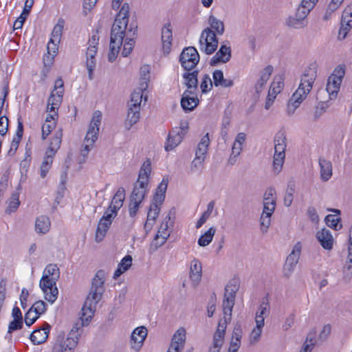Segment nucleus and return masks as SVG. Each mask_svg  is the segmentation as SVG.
Instances as JSON below:
<instances>
[{
  "mask_svg": "<svg viewBox=\"0 0 352 352\" xmlns=\"http://www.w3.org/2000/svg\"><path fill=\"white\" fill-rule=\"evenodd\" d=\"M264 202H272V204H276V190L273 187H269L267 188L263 196Z\"/></svg>",
  "mask_w": 352,
  "mask_h": 352,
  "instance_id": "nucleus-59",
  "label": "nucleus"
},
{
  "mask_svg": "<svg viewBox=\"0 0 352 352\" xmlns=\"http://www.w3.org/2000/svg\"><path fill=\"white\" fill-rule=\"evenodd\" d=\"M110 226L111 222L99 221L96 233V241L97 242H100L104 239Z\"/></svg>",
  "mask_w": 352,
  "mask_h": 352,
  "instance_id": "nucleus-40",
  "label": "nucleus"
},
{
  "mask_svg": "<svg viewBox=\"0 0 352 352\" xmlns=\"http://www.w3.org/2000/svg\"><path fill=\"white\" fill-rule=\"evenodd\" d=\"M285 155H274L273 168L276 174H278L283 168Z\"/></svg>",
  "mask_w": 352,
  "mask_h": 352,
  "instance_id": "nucleus-49",
  "label": "nucleus"
},
{
  "mask_svg": "<svg viewBox=\"0 0 352 352\" xmlns=\"http://www.w3.org/2000/svg\"><path fill=\"white\" fill-rule=\"evenodd\" d=\"M213 83L215 87H219L224 80L223 73L221 70L217 69L212 74Z\"/></svg>",
  "mask_w": 352,
  "mask_h": 352,
  "instance_id": "nucleus-61",
  "label": "nucleus"
},
{
  "mask_svg": "<svg viewBox=\"0 0 352 352\" xmlns=\"http://www.w3.org/2000/svg\"><path fill=\"white\" fill-rule=\"evenodd\" d=\"M20 204L19 192H15L12 194L10 198L8 208L6 212L10 213L16 210Z\"/></svg>",
  "mask_w": 352,
  "mask_h": 352,
  "instance_id": "nucleus-45",
  "label": "nucleus"
},
{
  "mask_svg": "<svg viewBox=\"0 0 352 352\" xmlns=\"http://www.w3.org/2000/svg\"><path fill=\"white\" fill-rule=\"evenodd\" d=\"M316 238L324 249L330 250L333 248V239L329 230L322 228L316 233Z\"/></svg>",
  "mask_w": 352,
  "mask_h": 352,
  "instance_id": "nucleus-18",
  "label": "nucleus"
},
{
  "mask_svg": "<svg viewBox=\"0 0 352 352\" xmlns=\"http://www.w3.org/2000/svg\"><path fill=\"white\" fill-rule=\"evenodd\" d=\"M147 336V329L144 327H140L133 330L131 336V347L135 351H139L142 346L143 342Z\"/></svg>",
  "mask_w": 352,
  "mask_h": 352,
  "instance_id": "nucleus-16",
  "label": "nucleus"
},
{
  "mask_svg": "<svg viewBox=\"0 0 352 352\" xmlns=\"http://www.w3.org/2000/svg\"><path fill=\"white\" fill-rule=\"evenodd\" d=\"M210 144L208 133H206L201 139L197 146L195 156L197 159L205 160L206 155L208 152V148Z\"/></svg>",
  "mask_w": 352,
  "mask_h": 352,
  "instance_id": "nucleus-29",
  "label": "nucleus"
},
{
  "mask_svg": "<svg viewBox=\"0 0 352 352\" xmlns=\"http://www.w3.org/2000/svg\"><path fill=\"white\" fill-rule=\"evenodd\" d=\"M51 221L48 217L41 215L36 219L35 231L37 234H45L47 233L50 229Z\"/></svg>",
  "mask_w": 352,
  "mask_h": 352,
  "instance_id": "nucleus-24",
  "label": "nucleus"
},
{
  "mask_svg": "<svg viewBox=\"0 0 352 352\" xmlns=\"http://www.w3.org/2000/svg\"><path fill=\"white\" fill-rule=\"evenodd\" d=\"M124 199L125 189L123 187H120L113 196L111 205L109 206V209H113L114 212L115 210L118 212V210L122 206Z\"/></svg>",
  "mask_w": 352,
  "mask_h": 352,
  "instance_id": "nucleus-31",
  "label": "nucleus"
},
{
  "mask_svg": "<svg viewBox=\"0 0 352 352\" xmlns=\"http://www.w3.org/2000/svg\"><path fill=\"white\" fill-rule=\"evenodd\" d=\"M190 71H188V72H185L183 74L182 76L184 79L185 80L184 84L187 87V90H192L195 92V91L197 89L198 87V70H194L192 72H189Z\"/></svg>",
  "mask_w": 352,
  "mask_h": 352,
  "instance_id": "nucleus-26",
  "label": "nucleus"
},
{
  "mask_svg": "<svg viewBox=\"0 0 352 352\" xmlns=\"http://www.w3.org/2000/svg\"><path fill=\"white\" fill-rule=\"evenodd\" d=\"M56 123L51 122L50 124L44 123L42 126V139L45 140L47 135L51 133L52 129L55 127Z\"/></svg>",
  "mask_w": 352,
  "mask_h": 352,
  "instance_id": "nucleus-64",
  "label": "nucleus"
},
{
  "mask_svg": "<svg viewBox=\"0 0 352 352\" xmlns=\"http://www.w3.org/2000/svg\"><path fill=\"white\" fill-rule=\"evenodd\" d=\"M295 191L294 185L289 184L286 190V192L284 197V204L285 206L289 207L291 206L293 201V195Z\"/></svg>",
  "mask_w": 352,
  "mask_h": 352,
  "instance_id": "nucleus-51",
  "label": "nucleus"
},
{
  "mask_svg": "<svg viewBox=\"0 0 352 352\" xmlns=\"http://www.w3.org/2000/svg\"><path fill=\"white\" fill-rule=\"evenodd\" d=\"M132 265V257L130 255L125 256L119 263L118 266L120 267L124 272L128 270Z\"/></svg>",
  "mask_w": 352,
  "mask_h": 352,
  "instance_id": "nucleus-63",
  "label": "nucleus"
},
{
  "mask_svg": "<svg viewBox=\"0 0 352 352\" xmlns=\"http://www.w3.org/2000/svg\"><path fill=\"white\" fill-rule=\"evenodd\" d=\"M235 298L225 297L223 302V309L224 318L226 317L228 320H231L232 308L234 305Z\"/></svg>",
  "mask_w": 352,
  "mask_h": 352,
  "instance_id": "nucleus-39",
  "label": "nucleus"
},
{
  "mask_svg": "<svg viewBox=\"0 0 352 352\" xmlns=\"http://www.w3.org/2000/svg\"><path fill=\"white\" fill-rule=\"evenodd\" d=\"M200 50L206 54H213L218 46V39L216 33L209 28H205L199 38Z\"/></svg>",
  "mask_w": 352,
  "mask_h": 352,
  "instance_id": "nucleus-8",
  "label": "nucleus"
},
{
  "mask_svg": "<svg viewBox=\"0 0 352 352\" xmlns=\"http://www.w3.org/2000/svg\"><path fill=\"white\" fill-rule=\"evenodd\" d=\"M64 21L63 19L58 20V23L54 27L51 33V38H54L58 43H60L61 35L63 30Z\"/></svg>",
  "mask_w": 352,
  "mask_h": 352,
  "instance_id": "nucleus-47",
  "label": "nucleus"
},
{
  "mask_svg": "<svg viewBox=\"0 0 352 352\" xmlns=\"http://www.w3.org/2000/svg\"><path fill=\"white\" fill-rule=\"evenodd\" d=\"M82 321V320L80 319ZM85 325L82 324V322L80 323H76L72 329H71L70 332L68 333L67 338H74L75 340H76L77 343L78 342L79 338L80 337L81 333L80 332L81 327H84Z\"/></svg>",
  "mask_w": 352,
  "mask_h": 352,
  "instance_id": "nucleus-53",
  "label": "nucleus"
},
{
  "mask_svg": "<svg viewBox=\"0 0 352 352\" xmlns=\"http://www.w3.org/2000/svg\"><path fill=\"white\" fill-rule=\"evenodd\" d=\"M340 221V218L336 217V215L333 214H328L325 217V223L326 224L334 229L335 230H338L342 228V225H338L339 221Z\"/></svg>",
  "mask_w": 352,
  "mask_h": 352,
  "instance_id": "nucleus-48",
  "label": "nucleus"
},
{
  "mask_svg": "<svg viewBox=\"0 0 352 352\" xmlns=\"http://www.w3.org/2000/svg\"><path fill=\"white\" fill-rule=\"evenodd\" d=\"M269 313H270V305L267 302V300H266L265 301L263 300L261 303L259 308H258V311H256V314L266 317L269 314Z\"/></svg>",
  "mask_w": 352,
  "mask_h": 352,
  "instance_id": "nucleus-62",
  "label": "nucleus"
},
{
  "mask_svg": "<svg viewBox=\"0 0 352 352\" xmlns=\"http://www.w3.org/2000/svg\"><path fill=\"white\" fill-rule=\"evenodd\" d=\"M208 23L210 29L219 35H222L225 32L224 23L222 21L218 19L213 15H210L208 18Z\"/></svg>",
  "mask_w": 352,
  "mask_h": 352,
  "instance_id": "nucleus-36",
  "label": "nucleus"
},
{
  "mask_svg": "<svg viewBox=\"0 0 352 352\" xmlns=\"http://www.w3.org/2000/svg\"><path fill=\"white\" fill-rule=\"evenodd\" d=\"M51 326L45 322L43 326L33 331L30 335V339L34 344H41L44 343L49 336Z\"/></svg>",
  "mask_w": 352,
  "mask_h": 352,
  "instance_id": "nucleus-14",
  "label": "nucleus"
},
{
  "mask_svg": "<svg viewBox=\"0 0 352 352\" xmlns=\"http://www.w3.org/2000/svg\"><path fill=\"white\" fill-rule=\"evenodd\" d=\"M199 61V54L197 49L194 47H185L180 56L179 62L184 69L191 71L193 69Z\"/></svg>",
  "mask_w": 352,
  "mask_h": 352,
  "instance_id": "nucleus-10",
  "label": "nucleus"
},
{
  "mask_svg": "<svg viewBox=\"0 0 352 352\" xmlns=\"http://www.w3.org/2000/svg\"><path fill=\"white\" fill-rule=\"evenodd\" d=\"M150 67L144 65L140 68V76L142 79L141 87L133 91L131 100L128 102V113L125 120L124 126L126 130L136 124L140 118V105L143 98V90L148 87L149 80Z\"/></svg>",
  "mask_w": 352,
  "mask_h": 352,
  "instance_id": "nucleus-2",
  "label": "nucleus"
},
{
  "mask_svg": "<svg viewBox=\"0 0 352 352\" xmlns=\"http://www.w3.org/2000/svg\"><path fill=\"white\" fill-rule=\"evenodd\" d=\"M301 250V243L298 242L294 245L291 253L287 256L283 267L285 276L289 277L294 271L300 256Z\"/></svg>",
  "mask_w": 352,
  "mask_h": 352,
  "instance_id": "nucleus-11",
  "label": "nucleus"
},
{
  "mask_svg": "<svg viewBox=\"0 0 352 352\" xmlns=\"http://www.w3.org/2000/svg\"><path fill=\"white\" fill-rule=\"evenodd\" d=\"M32 308V311L38 316L46 311L47 304L43 300H38L34 302L30 307Z\"/></svg>",
  "mask_w": 352,
  "mask_h": 352,
  "instance_id": "nucleus-52",
  "label": "nucleus"
},
{
  "mask_svg": "<svg viewBox=\"0 0 352 352\" xmlns=\"http://www.w3.org/2000/svg\"><path fill=\"white\" fill-rule=\"evenodd\" d=\"M226 317L224 318V321H220L219 322L218 328L214 334L213 341H220L223 343V340L225 336L226 329L227 323L229 322Z\"/></svg>",
  "mask_w": 352,
  "mask_h": 352,
  "instance_id": "nucleus-41",
  "label": "nucleus"
},
{
  "mask_svg": "<svg viewBox=\"0 0 352 352\" xmlns=\"http://www.w3.org/2000/svg\"><path fill=\"white\" fill-rule=\"evenodd\" d=\"M52 151H46L44 159L41 163L40 168V175L42 178H45L52 167L54 157L50 154Z\"/></svg>",
  "mask_w": 352,
  "mask_h": 352,
  "instance_id": "nucleus-35",
  "label": "nucleus"
},
{
  "mask_svg": "<svg viewBox=\"0 0 352 352\" xmlns=\"http://www.w3.org/2000/svg\"><path fill=\"white\" fill-rule=\"evenodd\" d=\"M105 276L106 273L104 270H98L92 280L91 288L94 289H96V290L97 289L103 293Z\"/></svg>",
  "mask_w": 352,
  "mask_h": 352,
  "instance_id": "nucleus-34",
  "label": "nucleus"
},
{
  "mask_svg": "<svg viewBox=\"0 0 352 352\" xmlns=\"http://www.w3.org/2000/svg\"><path fill=\"white\" fill-rule=\"evenodd\" d=\"M231 58V48L225 45H221L219 50L210 59V65L216 66L219 63H226Z\"/></svg>",
  "mask_w": 352,
  "mask_h": 352,
  "instance_id": "nucleus-17",
  "label": "nucleus"
},
{
  "mask_svg": "<svg viewBox=\"0 0 352 352\" xmlns=\"http://www.w3.org/2000/svg\"><path fill=\"white\" fill-rule=\"evenodd\" d=\"M151 172V164L149 160L145 161L139 171L138 178L134 184L131 199L143 201L148 192V185Z\"/></svg>",
  "mask_w": 352,
  "mask_h": 352,
  "instance_id": "nucleus-5",
  "label": "nucleus"
},
{
  "mask_svg": "<svg viewBox=\"0 0 352 352\" xmlns=\"http://www.w3.org/2000/svg\"><path fill=\"white\" fill-rule=\"evenodd\" d=\"M78 343L74 338H66L58 336L54 344L52 352H73Z\"/></svg>",
  "mask_w": 352,
  "mask_h": 352,
  "instance_id": "nucleus-13",
  "label": "nucleus"
},
{
  "mask_svg": "<svg viewBox=\"0 0 352 352\" xmlns=\"http://www.w3.org/2000/svg\"><path fill=\"white\" fill-rule=\"evenodd\" d=\"M23 326V320L13 319V320H12L8 325V335H9L10 338H11V333L14 331L21 329Z\"/></svg>",
  "mask_w": 352,
  "mask_h": 352,
  "instance_id": "nucleus-56",
  "label": "nucleus"
},
{
  "mask_svg": "<svg viewBox=\"0 0 352 352\" xmlns=\"http://www.w3.org/2000/svg\"><path fill=\"white\" fill-rule=\"evenodd\" d=\"M168 183V179L163 178L156 189V192L153 197V201H155L154 203H156L158 206L159 204H162L165 199Z\"/></svg>",
  "mask_w": 352,
  "mask_h": 352,
  "instance_id": "nucleus-30",
  "label": "nucleus"
},
{
  "mask_svg": "<svg viewBox=\"0 0 352 352\" xmlns=\"http://www.w3.org/2000/svg\"><path fill=\"white\" fill-rule=\"evenodd\" d=\"M60 278V270L56 264L47 265L43 272L39 286L45 294V298L50 303L57 299L58 291L56 282Z\"/></svg>",
  "mask_w": 352,
  "mask_h": 352,
  "instance_id": "nucleus-4",
  "label": "nucleus"
},
{
  "mask_svg": "<svg viewBox=\"0 0 352 352\" xmlns=\"http://www.w3.org/2000/svg\"><path fill=\"white\" fill-rule=\"evenodd\" d=\"M202 93L206 94L212 87V81L208 74H204L200 85Z\"/></svg>",
  "mask_w": 352,
  "mask_h": 352,
  "instance_id": "nucleus-55",
  "label": "nucleus"
},
{
  "mask_svg": "<svg viewBox=\"0 0 352 352\" xmlns=\"http://www.w3.org/2000/svg\"><path fill=\"white\" fill-rule=\"evenodd\" d=\"M142 201L129 199V213L131 217L136 216Z\"/></svg>",
  "mask_w": 352,
  "mask_h": 352,
  "instance_id": "nucleus-50",
  "label": "nucleus"
},
{
  "mask_svg": "<svg viewBox=\"0 0 352 352\" xmlns=\"http://www.w3.org/2000/svg\"><path fill=\"white\" fill-rule=\"evenodd\" d=\"M99 36L94 34L89 39V46L86 52V68L88 71V78L91 80L94 78V71L96 65V55L98 52L97 45L98 44Z\"/></svg>",
  "mask_w": 352,
  "mask_h": 352,
  "instance_id": "nucleus-9",
  "label": "nucleus"
},
{
  "mask_svg": "<svg viewBox=\"0 0 352 352\" xmlns=\"http://www.w3.org/2000/svg\"><path fill=\"white\" fill-rule=\"evenodd\" d=\"M286 25L292 28L300 29L307 27V20H305L300 16H297L296 14L293 16H289L286 19Z\"/></svg>",
  "mask_w": 352,
  "mask_h": 352,
  "instance_id": "nucleus-33",
  "label": "nucleus"
},
{
  "mask_svg": "<svg viewBox=\"0 0 352 352\" xmlns=\"http://www.w3.org/2000/svg\"><path fill=\"white\" fill-rule=\"evenodd\" d=\"M319 165L320 168V176L323 181H328L332 175L331 162L324 158H319Z\"/></svg>",
  "mask_w": 352,
  "mask_h": 352,
  "instance_id": "nucleus-32",
  "label": "nucleus"
},
{
  "mask_svg": "<svg viewBox=\"0 0 352 352\" xmlns=\"http://www.w3.org/2000/svg\"><path fill=\"white\" fill-rule=\"evenodd\" d=\"M215 232V228H210L204 234H202L199 238L197 241L198 245L201 247H205L209 245L212 241Z\"/></svg>",
  "mask_w": 352,
  "mask_h": 352,
  "instance_id": "nucleus-37",
  "label": "nucleus"
},
{
  "mask_svg": "<svg viewBox=\"0 0 352 352\" xmlns=\"http://www.w3.org/2000/svg\"><path fill=\"white\" fill-rule=\"evenodd\" d=\"M352 28V6L346 7L342 15L338 38L344 40Z\"/></svg>",
  "mask_w": 352,
  "mask_h": 352,
  "instance_id": "nucleus-12",
  "label": "nucleus"
},
{
  "mask_svg": "<svg viewBox=\"0 0 352 352\" xmlns=\"http://www.w3.org/2000/svg\"><path fill=\"white\" fill-rule=\"evenodd\" d=\"M316 77L317 65L315 63H311L305 69L298 88L288 101L287 112L289 115H292L301 102L307 98V94L312 89Z\"/></svg>",
  "mask_w": 352,
  "mask_h": 352,
  "instance_id": "nucleus-3",
  "label": "nucleus"
},
{
  "mask_svg": "<svg viewBox=\"0 0 352 352\" xmlns=\"http://www.w3.org/2000/svg\"><path fill=\"white\" fill-rule=\"evenodd\" d=\"M170 23H166L162 30V48L164 54H168L172 45V30Z\"/></svg>",
  "mask_w": 352,
  "mask_h": 352,
  "instance_id": "nucleus-19",
  "label": "nucleus"
},
{
  "mask_svg": "<svg viewBox=\"0 0 352 352\" xmlns=\"http://www.w3.org/2000/svg\"><path fill=\"white\" fill-rule=\"evenodd\" d=\"M102 113L100 111H96L94 113L92 119L89 126V129L85 139V141L87 143L84 146V148L81 150L80 154L85 158L90 151V146H91L98 139V134L99 132V126L101 122ZM85 159H83V162Z\"/></svg>",
  "mask_w": 352,
  "mask_h": 352,
  "instance_id": "nucleus-7",
  "label": "nucleus"
},
{
  "mask_svg": "<svg viewBox=\"0 0 352 352\" xmlns=\"http://www.w3.org/2000/svg\"><path fill=\"white\" fill-rule=\"evenodd\" d=\"M271 217L268 214H261L260 218V225H261V230L263 233H265L267 231L270 224H271Z\"/></svg>",
  "mask_w": 352,
  "mask_h": 352,
  "instance_id": "nucleus-58",
  "label": "nucleus"
},
{
  "mask_svg": "<svg viewBox=\"0 0 352 352\" xmlns=\"http://www.w3.org/2000/svg\"><path fill=\"white\" fill-rule=\"evenodd\" d=\"M58 43L54 41V38H50L47 45V54L43 57V63L45 66H50L53 63L54 58L58 52Z\"/></svg>",
  "mask_w": 352,
  "mask_h": 352,
  "instance_id": "nucleus-23",
  "label": "nucleus"
},
{
  "mask_svg": "<svg viewBox=\"0 0 352 352\" xmlns=\"http://www.w3.org/2000/svg\"><path fill=\"white\" fill-rule=\"evenodd\" d=\"M316 344L315 333L310 332L306 338L305 342L303 344L302 348L304 349L306 345L308 346L307 352H311L314 346Z\"/></svg>",
  "mask_w": 352,
  "mask_h": 352,
  "instance_id": "nucleus-60",
  "label": "nucleus"
},
{
  "mask_svg": "<svg viewBox=\"0 0 352 352\" xmlns=\"http://www.w3.org/2000/svg\"><path fill=\"white\" fill-rule=\"evenodd\" d=\"M170 220V216L168 214L164 218V219L163 222L162 223V224L158 230V232L157 233V234H159L160 236H161V241H160V243H156V241L155 242V249H157L160 247H161L162 245H163L166 243L167 239L169 237L170 234L168 232V221Z\"/></svg>",
  "mask_w": 352,
  "mask_h": 352,
  "instance_id": "nucleus-25",
  "label": "nucleus"
},
{
  "mask_svg": "<svg viewBox=\"0 0 352 352\" xmlns=\"http://www.w3.org/2000/svg\"><path fill=\"white\" fill-rule=\"evenodd\" d=\"M273 70L274 68L272 65H267L261 72L260 78L254 85L255 91L258 96L270 79Z\"/></svg>",
  "mask_w": 352,
  "mask_h": 352,
  "instance_id": "nucleus-21",
  "label": "nucleus"
},
{
  "mask_svg": "<svg viewBox=\"0 0 352 352\" xmlns=\"http://www.w3.org/2000/svg\"><path fill=\"white\" fill-rule=\"evenodd\" d=\"M214 206V201H211L208 203L207 206V210L202 214L199 219L197 221L196 223V228H201L204 223H206L207 219L210 217Z\"/></svg>",
  "mask_w": 352,
  "mask_h": 352,
  "instance_id": "nucleus-44",
  "label": "nucleus"
},
{
  "mask_svg": "<svg viewBox=\"0 0 352 352\" xmlns=\"http://www.w3.org/2000/svg\"><path fill=\"white\" fill-rule=\"evenodd\" d=\"M102 292L96 289H90V292L86 298L85 304L81 309V316L82 324L88 325L94 315L96 305L102 298Z\"/></svg>",
  "mask_w": 352,
  "mask_h": 352,
  "instance_id": "nucleus-6",
  "label": "nucleus"
},
{
  "mask_svg": "<svg viewBox=\"0 0 352 352\" xmlns=\"http://www.w3.org/2000/svg\"><path fill=\"white\" fill-rule=\"evenodd\" d=\"M129 10L130 7L129 3H124L121 7L118 14L116 15L114 23L111 27L109 53L108 55V60L111 63L115 61L125 36L126 38L122 51V56L123 57H127L133 49L135 40L132 36H133L137 32L138 24L135 21H131L128 26Z\"/></svg>",
  "mask_w": 352,
  "mask_h": 352,
  "instance_id": "nucleus-1",
  "label": "nucleus"
},
{
  "mask_svg": "<svg viewBox=\"0 0 352 352\" xmlns=\"http://www.w3.org/2000/svg\"><path fill=\"white\" fill-rule=\"evenodd\" d=\"M199 104V100L194 91L186 90L181 99V106L186 111H192Z\"/></svg>",
  "mask_w": 352,
  "mask_h": 352,
  "instance_id": "nucleus-15",
  "label": "nucleus"
},
{
  "mask_svg": "<svg viewBox=\"0 0 352 352\" xmlns=\"http://www.w3.org/2000/svg\"><path fill=\"white\" fill-rule=\"evenodd\" d=\"M38 317L39 316L36 315V314L32 311V308H30L25 314L24 321L25 324L30 327L36 322Z\"/></svg>",
  "mask_w": 352,
  "mask_h": 352,
  "instance_id": "nucleus-57",
  "label": "nucleus"
},
{
  "mask_svg": "<svg viewBox=\"0 0 352 352\" xmlns=\"http://www.w3.org/2000/svg\"><path fill=\"white\" fill-rule=\"evenodd\" d=\"M183 138L184 137L179 135L177 130L172 129L168 133L165 144V150L166 151L173 150L182 141Z\"/></svg>",
  "mask_w": 352,
  "mask_h": 352,
  "instance_id": "nucleus-28",
  "label": "nucleus"
},
{
  "mask_svg": "<svg viewBox=\"0 0 352 352\" xmlns=\"http://www.w3.org/2000/svg\"><path fill=\"white\" fill-rule=\"evenodd\" d=\"M62 139V132L58 131L56 133L55 136L52 139L49 147L46 151H52L50 155L54 157L56 153L60 147Z\"/></svg>",
  "mask_w": 352,
  "mask_h": 352,
  "instance_id": "nucleus-38",
  "label": "nucleus"
},
{
  "mask_svg": "<svg viewBox=\"0 0 352 352\" xmlns=\"http://www.w3.org/2000/svg\"><path fill=\"white\" fill-rule=\"evenodd\" d=\"M284 86L283 78L282 76H276L274 80L271 84L269 91L272 92L274 94L277 95L279 94Z\"/></svg>",
  "mask_w": 352,
  "mask_h": 352,
  "instance_id": "nucleus-43",
  "label": "nucleus"
},
{
  "mask_svg": "<svg viewBox=\"0 0 352 352\" xmlns=\"http://www.w3.org/2000/svg\"><path fill=\"white\" fill-rule=\"evenodd\" d=\"M239 287L238 281L235 279L230 280L225 287V297L235 298L236 293Z\"/></svg>",
  "mask_w": 352,
  "mask_h": 352,
  "instance_id": "nucleus-42",
  "label": "nucleus"
},
{
  "mask_svg": "<svg viewBox=\"0 0 352 352\" xmlns=\"http://www.w3.org/2000/svg\"><path fill=\"white\" fill-rule=\"evenodd\" d=\"M186 340V330L184 328H179L174 334L170 348L175 349L177 347V351H180L184 346Z\"/></svg>",
  "mask_w": 352,
  "mask_h": 352,
  "instance_id": "nucleus-27",
  "label": "nucleus"
},
{
  "mask_svg": "<svg viewBox=\"0 0 352 352\" xmlns=\"http://www.w3.org/2000/svg\"><path fill=\"white\" fill-rule=\"evenodd\" d=\"M202 276V265L197 258H194L190 263V278L195 286L199 284Z\"/></svg>",
  "mask_w": 352,
  "mask_h": 352,
  "instance_id": "nucleus-22",
  "label": "nucleus"
},
{
  "mask_svg": "<svg viewBox=\"0 0 352 352\" xmlns=\"http://www.w3.org/2000/svg\"><path fill=\"white\" fill-rule=\"evenodd\" d=\"M160 210V206L156 203H152L147 214L148 220L155 221L158 217Z\"/></svg>",
  "mask_w": 352,
  "mask_h": 352,
  "instance_id": "nucleus-54",
  "label": "nucleus"
},
{
  "mask_svg": "<svg viewBox=\"0 0 352 352\" xmlns=\"http://www.w3.org/2000/svg\"><path fill=\"white\" fill-rule=\"evenodd\" d=\"M286 140L285 131H279L276 133L274 140V155H285Z\"/></svg>",
  "mask_w": 352,
  "mask_h": 352,
  "instance_id": "nucleus-20",
  "label": "nucleus"
},
{
  "mask_svg": "<svg viewBox=\"0 0 352 352\" xmlns=\"http://www.w3.org/2000/svg\"><path fill=\"white\" fill-rule=\"evenodd\" d=\"M63 91H56L54 93V91H52L50 96L48 99V107L50 105H56L59 107L63 100Z\"/></svg>",
  "mask_w": 352,
  "mask_h": 352,
  "instance_id": "nucleus-46",
  "label": "nucleus"
}]
</instances>
